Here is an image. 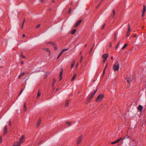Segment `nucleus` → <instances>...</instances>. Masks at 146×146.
Instances as JSON below:
<instances>
[{
  "label": "nucleus",
  "instance_id": "obj_63",
  "mask_svg": "<svg viewBox=\"0 0 146 146\" xmlns=\"http://www.w3.org/2000/svg\"><path fill=\"white\" fill-rule=\"evenodd\" d=\"M74 63H75V62L74 61V63H73V64H74Z\"/></svg>",
  "mask_w": 146,
  "mask_h": 146
},
{
  "label": "nucleus",
  "instance_id": "obj_55",
  "mask_svg": "<svg viewBox=\"0 0 146 146\" xmlns=\"http://www.w3.org/2000/svg\"><path fill=\"white\" fill-rule=\"evenodd\" d=\"M25 36V34H23V37H24Z\"/></svg>",
  "mask_w": 146,
  "mask_h": 146
},
{
  "label": "nucleus",
  "instance_id": "obj_17",
  "mask_svg": "<svg viewBox=\"0 0 146 146\" xmlns=\"http://www.w3.org/2000/svg\"><path fill=\"white\" fill-rule=\"evenodd\" d=\"M42 49L48 52L49 53V54H50V51L49 50L48 48H42Z\"/></svg>",
  "mask_w": 146,
  "mask_h": 146
},
{
  "label": "nucleus",
  "instance_id": "obj_49",
  "mask_svg": "<svg viewBox=\"0 0 146 146\" xmlns=\"http://www.w3.org/2000/svg\"><path fill=\"white\" fill-rule=\"evenodd\" d=\"M20 63H21V64H23V61H21Z\"/></svg>",
  "mask_w": 146,
  "mask_h": 146
},
{
  "label": "nucleus",
  "instance_id": "obj_10",
  "mask_svg": "<svg viewBox=\"0 0 146 146\" xmlns=\"http://www.w3.org/2000/svg\"><path fill=\"white\" fill-rule=\"evenodd\" d=\"M7 125H6L4 127L3 133L4 135L6 134L7 133Z\"/></svg>",
  "mask_w": 146,
  "mask_h": 146
},
{
  "label": "nucleus",
  "instance_id": "obj_35",
  "mask_svg": "<svg viewBox=\"0 0 146 146\" xmlns=\"http://www.w3.org/2000/svg\"><path fill=\"white\" fill-rule=\"evenodd\" d=\"M2 136H0V143H1L2 142Z\"/></svg>",
  "mask_w": 146,
  "mask_h": 146
},
{
  "label": "nucleus",
  "instance_id": "obj_3",
  "mask_svg": "<svg viewBox=\"0 0 146 146\" xmlns=\"http://www.w3.org/2000/svg\"><path fill=\"white\" fill-rule=\"evenodd\" d=\"M83 138V136L82 135H80L78 139V140L76 142L77 145H79L81 141Z\"/></svg>",
  "mask_w": 146,
  "mask_h": 146
},
{
  "label": "nucleus",
  "instance_id": "obj_38",
  "mask_svg": "<svg viewBox=\"0 0 146 146\" xmlns=\"http://www.w3.org/2000/svg\"><path fill=\"white\" fill-rule=\"evenodd\" d=\"M83 59V58L82 56H81L80 58V62L81 63L82 62V61Z\"/></svg>",
  "mask_w": 146,
  "mask_h": 146
},
{
  "label": "nucleus",
  "instance_id": "obj_9",
  "mask_svg": "<svg viewBox=\"0 0 146 146\" xmlns=\"http://www.w3.org/2000/svg\"><path fill=\"white\" fill-rule=\"evenodd\" d=\"M122 139V137H120L119 139H117V140L114 141H113V142H111V143L112 144H115L116 143H117L118 142H119L120 141H121V139Z\"/></svg>",
  "mask_w": 146,
  "mask_h": 146
},
{
  "label": "nucleus",
  "instance_id": "obj_53",
  "mask_svg": "<svg viewBox=\"0 0 146 146\" xmlns=\"http://www.w3.org/2000/svg\"><path fill=\"white\" fill-rule=\"evenodd\" d=\"M42 142V141H40V142L38 144V145H39L41 143V142Z\"/></svg>",
  "mask_w": 146,
  "mask_h": 146
},
{
  "label": "nucleus",
  "instance_id": "obj_13",
  "mask_svg": "<svg viewBox=\"0 0 146 146\" xmlns=\"http://www.w3.org/2000/svg\"><path fill=\"white\" fill-rule=\"evenodd\" d=\"M108 55V53L104 54L102 55V57L103 58L107 59Z\"/></svg>",
  "mask_w": 146,
  "mask_h": 146
},
{
  "label": "nucleus",
  "instance_id": "obj_28",
  "mask_svg": "<svg viewBox=\"0 0 146 146\" xmlns=\"http://www.w3.org/2000/svg\"><path fill=\"white\" fill-rule=\"evenodd\" d=\"M127 82L129 83L131 81V78H127Z\"/></svg>",
  "mask_w": 146,
  "mask_h": 146
},
{
  "label": "nucleus",
  "instance_id": "obj_56",
  "mask_svg": "<svg viewBox=\"0 0 146 146\" xmlns=\"http://www.w3.org/2000/svg\"><path fill=\"white\" fill-rule=\"evenodd\" d=\"M73 77H72V78L71 79V81H73Z\"/></svg>",
  "mask_w": 146,
  "mask_h": 146
},
{
  "label": "nucleus",
  "instance_id": "obj_2",
  "mask_svg": "<svg viewBox=\"0 0 146 146\" xmlns=\"http://www.w3.org/2000/svg\"><path fill=\"white\" fill-rule=\"evenodd\" d=\"M104 95L103 94H100L98 95L96 99V102H98L101 101L103 98Z\"/></svg>",
  "mask_w": 146,
  "mask_h": 146
},
{
  "label": "nucleus",
  "instance_id": "obj_40",
  "mask_svg": "<svg viewBox=\"0 0 146 146\" xmlns=\"http://www.w3.org/2000/svg\"><path fill=\"white\" fill-rule=\"evenodd\" d=\"M40 24H38V25H37L36 27V28L37 29V28H38L39 27H40Z\"/></svg>",
  "mask_w": 146,
  "mask_h": 146
},
{
  "label": "nucleus",
  "instance_id": "obj_18",
  "mask_svg": "<svg viewBox=\"0 0 146 146\" xmlns=\"http://www.w3.org/2000/svg\"><path fill=\"white\" fill-rule=\"evenodd\" d=\"M66 124L68 126V127L72 125V123H71L68 121L66 122Z\"/></svg>",
  "mask_w": 146,
  "mask_h": 146
},
{
  "label": "nucleus",
  "instance_id": "obj_25",
  "mask_svg": "<svg viewBox=\"0 0 146 146\" xmlns=\"http://www.w3.org/2000/svg\"><path fill=\"white\" fill-rule=\"evenodd\" d=\"M56 80L55 79H54L53 80L52 82V86H53L55 82H56Z\"/></svg>",
  "mask_w": 146,
  "mask_h": 146
},
{
  "label": "nucleus",
  "instance_id": "obj_36",
  "mask_svg": "<svg viewBox=\"0 0 146 146\" xmlns=\"http://www.w3.org/2000/svg\"><path fill=\"white\" fill-rule=\"evenodd\" d=\"M113 17H114L115 13V10L113 9Z\"/></svg>",
  "mask_w": 146,
  "mask_h": 146
},
{
  "label": "nucleus",
  "instance_id": "obj_37",
  "mask_svg": "<svg viewBox=\"0 0 146 146\" xmlns=\"http://www.w3.org/2000/svg\"><path fill=\"white\" fill-rule=\"evenodd\" d=\"M9 125L10 126H11V121L10 120L9 121Z\"/></svg>",
  "mask_w": 146,
  "mask_h": 146
},
{
  "label": "nucleus",
  "instance_id": "obj_39",
  "mask_svg": "<svg viewBox=\"0 0 146 146\" xmlns=\"http://www.w3.org/2000/svg\"><path fill=\"white\" fill-rule=\"evenodd\" d=\"M107 61V59L103 58V62L104 63H105V62Z\"/></svg>",
  "mask_w": 146,
  "mask_h": 146
},
{
  "label": "nucleus",
  "instance_id": "obj_34",
  "mask_svg": "<svg viewBox=\"0 0 146 146\" xmlns=\"http://www.w3.org/2000/svg\"><path fill=\"white\" fill-rule=\"evenodd\" d=\"M23 88H22L21 89L20 92V93L19 94L18 96L20 95L21 94V93L23 91Z\"/></svg>",
  "mask_w": 146,
  "mask_h": 146
},
{
  "label": "nucleus",
  "instance_id": "obj_41",
  "mask_svg": "<svg viewBox=\"0 0 146 146\" xmlns=\"http://www.w3.org/2000/svg\"><path fill=\"white\" fill-rule=\"evenodd\" d=\"M105 24H104L102 26V29H103L105 27Z\"/></svg>",
  "mask_w": 146,
  "mask_h": 146
},
{
  "label": "nucleus",
  "instance_id": "obj_32",
  "mask_svg": "<svg viewBox=\"0 0 146 146\" xmlns=\"http://www.w3.org/2000/svg\"><path fill=\"white\" fill-rule=\"evenodd\" d=\"M104 0H101L100 1V2L98 5L97 6V8H98L100 6V5L101 4V3L103 1H104Z\"/></svg>",
  "mask_w": 146,
  "mask_h": 146
},
{
  "label": "nucleus",
  "instance_id": "obj_12",
  "mask_svg": "<svg viewBox=\"0 0 146 146\" xmlns=\"http://www.w3.org/2000/svg\"><path fill=\"white\" fill-rule=\"evenodd\" d=\"M68 49V48H67V49H63L61 51L60 53V54L58 55V56L59 57H60V56H61V55H62V54L65 51L67 50Z\"/></svg>",
  "mask_w": 146,
  "mask_h": 146
},
{
  "label": "nucleus",
  "instance_id": "obj_29",
  "mask_svg": "<svg viewBox=\"0 0 146 146\" xmlns=\"http://www.w3.org/2000/svg\"><path fill=\"white\" fill-rule=\"evenodd\" d=\"M21 56L22 57V58H26L25 56H24L23 55V53L22 52H21Z\"/></svg>",
  "mask_w": 146,
  "mask_h": 146
},
{
  "label": "nucleus",
  "instance_id": "obj_1",
  "mask_svg": "<svg viewBox=\"0 0 146 146\" xmlns=\"http://www.w3.org/2000/svg\"><path fill=\"white\" fill-rule=\"evenodd\" d=\"M119 67V64L118 61H117L114 64L113 68V70L114 71H116L118 70Z\"/></svg>",
  "mask_w": 146,
  "mask_h": 146
},
{
  "label": "nucleus",
  "instance_id": "obj_57",
  "mask_svg": "<svg viewBox=\"0 0 146 146\" xmlns=\"http://www.w3.org/2000/svg\"><path fill=\"white\" fill-rule=\"evenodd\" d=\"M55 2V1H54V0H52V2L53 3H54V2Z\"/></svg>",
  "mask_w": 146,
  "mask_h": 146
},
{
  "label": "nucleus",
  "instance_id": "obj_64",
  "mask_svg": "<svg viewBox=\"0 0 146 146\" xmlns=\"http://www.w3.org/2000/svg\"><path fill=\"white\" fill-rule=\"evenodd\" d=\"M81 53H82L81 52H80V54H81Z\"/></svg>",
  "mask_w": 146,
  "mask_h": 146
},
{
  "label": "nucleus",
  "instance_id": "obj_7",
  "mask_svg": "<svg viewBox=\"0 0 146 146\" xmlns=\"http://www.w3.org/2000/svg\"><path fill=\"white\" fill-rule=\"evenodd\" d=\"M25 138V137L24 135H22L21 137V138L19 139V143L20 144V143L23 142L25 140L24 139Z\"/></svg>",
  "mask_w": 146,
  "mask_h": 146
},
{
  "label": "nucleus",
  "instance_id": "obj_19",
  "mask_svg": "<svg viewBox=\"0 0 146 146\" xmlns=\"http://www.w3.org/2000/svg\"><path fill=\"white\" fill-rule=\"evenodd\" d=\"M25 73L24 72H23L22 74H21L19 76L18 78L19 79H20L21 77L23 76Z\"/></svg>",
  "mask_w": 146,
  "mask_h": 146
},
{
  "label": "nucleus",
  "instance_id": "obj_61",
  "mask_svg": "<svg viewBox=\"0 0 146 146\" xmlns=\"http://www.w3.org/2000/svg\"><path fill=\"white\" fill-rule=\"evenodd\" d=\"M58 90V88H57L56 90V91H57Z\"/></svg>",
  "mask_w": 146,
  "mask_h": 146
},
{
  "label": "nucleus",
  "instance_id": "obj_24",
  "mask_svg": "<svg viewBox=\"0 0 146 146\" xmlns=\"http://www.w3.org/2000/svg\"><path fill=\"white\" fill-rule=\"evenodd\" d=\"M41 94V92H40L39 90L38 91V94L36 97V98H38V97L40 96Z\"/></svg>",
  "mask_w": 146,
  "mask_h": 146
},
{
  "label": "nucleus",
  "instance_id": "obj_6",
  "mask_svg": "<svg viewBox=\"0 0 146 146\" xmlns=\"http://www.w3.org/2000/svg\"><path fill=\"white\" fill-rule=\"evenodd\" d=\"M63 71V69L62 68H61L60 69V75L59 76V79L60 80H61L62 78V72Z\"/></svg>",
  "mask_w": 146,
  "mask_h": 146
},
{
  "label": "nucleus",
  "instance_id": "obj_47",
  "mask_svg": "<svg viewBox=\"0 0 146 146\" xmlns=\"http://www.w3.org/2000/svg\"><path fill=\"white\" fill-rule=\"evenodd\" d=\"M70 33L72 34H73V29L71 30Z\"/></svg>",
  "mask_w": 146,
  "mask_h": 146
},
{
  "label": "nucleus",
  "instance_id": "obj_62",
  "mask_svg": "<svg viewBox=\"0 0 146 146\" xmlns=\"http://www.w3.org/2000/svg\"><path fill=\"white\" fill-rule=\"evenodd\" d=\"M87 46V45H85L84 46L85 47Z\"/></svg>",
  "mask_w": 146,
  "mask_h": 146
},
{
  "label": "nucleus",
  "instance_id": "obj_50",
  "mask_svg": "<svg viewBox=\"0 0 146 146\" xmlns=\"http://www.w3.org/2000/svg\"><path fill=\"white\" fill-rule=\"evenodd\" d=\"M41 3H43L44 2V1H43V0H41Z\"/></svg>",
  "mask_w": 146,
  "mask_h": 146
},
{
  "label": "nucleus",
  "instance_id": "obj_60",
  "mask_svg": "<svg viewBox=\"0 0 146 146\" xmlns=\"http://www.w3.org/2000/svg\"><path fill=\"white\" fill-rule=\"evenodd\" d=\"M59 57H59V56H58V57H57V59H58L59 58Z\"/></svg>",
  "mask_w": 146,
  "mask_h": 146
},
{
  "label": "nucleus",
  "instance_id": "obj_26",
  "mask_svg": "<svg viewBox=\"0 0 146 146\" xmlns=\"http://www.w3.org/2000/svg\"><path fill=\"white\" fill-rule=\"evenodd\" d=\"M127 45V44H125L122 47V48H121V49L122 50H123L124 49L125 47H126Z\"/></svg>",
  "mask_w": 146,
  "mask_h": 146
},
{
  "label": "nucleus",
  "instance_id": "obj_23",
  "mask_svg": "<svg viewBox=\"0 0 146 146\" xmlns=\"http://www.w3.org/2000/svg\"><path fill=\"white\" fill-rule=\"evenodd\" d=\"M13 146H20V144L18 142H17L15 143L14 145Z\"/></svg>",
  "mask_w": 146,
  "mask_h": 146
},
{
  "label": "nucleus",
  "instance_id": "obj_22",
  "mask_svg": "<svg viewBox=\"0 0 146 146\" xmlns=\"http://www.w3.org/2000/svg\"><path fill=\"white\" fill-rule=\"evenodd\" d=\"M117 34V33L116 32H115L114 33V40L115 41L117 38V36L116 35Z\"/></svg>",
  "mask_w": 146,
  "mask_h": 146
},
{
  "label": "nucleus",
  "instance_id": "obj_14",
  "mask_svg": "<svg viewBox=\"0 0 146 146\" xmlns=\"http://www.w3.org/2000/svg\"><path fill=\"white\" fill-rule=\"evenodd\" d=\"M143 106L141 105H139L138 106V110L140 111H141L143 110Z\"/></svg>",
  "mask_w": 146,
  "mask_h": 146
},
{
  "label": "nucleus",
  "instance_id": "obj_44",
  "mask_svg": "<svg viewBox=\"0 0 146 146\" xmlns=\"http://www.w3.org/2000/svg\"><path fill=\"white\" fill-rule=\"evenodd\" d=\"M71 8H70L69 10V11H68V13L69 14H70L71 13Z\"/></svg>",
  "mask_w": 146,
  "mask_h": 146
},
{
  "label": "nucleus",
  "instance_id": "obj_48",
  "mask_svg": "<svg viewBox=\"0 0 146 146\" xmlns=\"http://www.w3.org/2000/svg\"><path fill=\"white\" fill-rule=\"evenodd\" d=\"M106 67H105V69H104V71H103V74H104V72H105V70L106 68Z\"/></svg>",
  "mask_w": 146,
  "mask_h": 146
},
{
  "label": "nucleus",
  "instance_id": "obj_5",
  "mask_svg": "<svg viewBox=\"0 0 146 146\" xmlns=\"http://www.w3.org/2000/svg\"><path fill=\"white\" fill-rule=\"evenodd\" d=\"M128 30L126 33V36L127 37H128L130 35V32L131 31V28L130 27V25L129 24H128Z\"/></svg>",
  "mask_w": 146,
  "mask_h": 146
},
{
  "label": "nucleus",
  "instance_id": "obj_43",
  "mask_svg": "<svg viewBox=\"0 0 146 146\" xmlns=\"http://www.w3.org/2000/svg\"><path fill=\"white\" fill-rule=\"evenodd\" d=\"M73 67V61H72V64L71 65V69H72Z\"/></svg>",
  "mask_w": 146,
  "mask_h": 146
},
{
  "label": "nucleus",
  "instance_id": "obj_33",
  "mask_svg": "<svg viewBox=\"0 0 146 146\" xmlns=\"http://www.w3.org/2000/svg\"><path fill=\"white\" fill-rule=\"evenodd\" d=\"M129 138V136L128 135H127L123 139V140L124 139H128Z\"/></svg>",
  "mask_w": 146,
  "mask_h": 146
},
{
  "label": "nucleus",
  "instance_id": "obj_42",
  "mask_svg": "<svg viewBox=\"0 0 146 146\" xmlns=\"http://www.w3.org/2000/svg\"><path fill=\"white\" fill-rule=\"evenodd\" d=\"M54 43L52 42H48V44H50L52 45Z\"/></svg>",
  "mask_w": 146,
  "mask_h": 146
},
{
  "label": "nucleus",
  "instance_id": "obj_59",
  "mask_svg": "<svg viewBox=\"0 0 146 146\" xmlns=\"http://www.w3.org/2000/svg\"><path fill=\"white\" fill-rule=\"evenodd\" d=\"M92 49H93V47H92V48H91V49L90 51H92Z\"/></svg>",
  "mask_w": 146,
  "mask_h": 146
},
{
  "label": "nucleus",
  "instance_id": "obj_46",
  "mask_svg": "<svg viewBox=\"0 0 146 146\" xmlns=\"http://www.w3.org/2000/svg\"><path fill=\"white\" fill-rule=\"evenodd\" d=\"M76 31V29H74V34Z\"/></svg>",
  "mask_w": 146,
  "mask_h": 146
},
{
  "label": "nucleus",
  "instance_id": "obj_58",
  "mask_svg": "<svg viewBox=\"0 0 146 146\" xmlns=\"http://www.w3.org/2000/svg\"><path fill=\"white\" fill-rule=\"evenodd\" d=\"M111 59L112 60H113V56H111Z\"/></svg>",
  "mask_w": 146,
  "mask_h": 146
},
{
  "label": "nucleus",
  "instance_id": "obj_45",
  "mask_svg": "<svg viewBox=\"0 0 146 146\" xmlns=\"http://www.w3.org/2000/svg\"><path fill=\"white\" fill-rule=\"evenodd\" d=\"M77 76L76 74H75L74 75V80L75 79Z\"/></svg>",
  "mask_w": 146,
  "mask_h": 146
},
{
  "label": "nucleus",
  "instance_id": "obj_16",
  "mask_svg": "<svg viewBox=\"0 0 146 146\" xmlns=\"http://www.w3.org/2000/svg\"><path fill=\"white\" fill-rule=\"evenodd\" d=\"M97 91V90H94L91 93V94H90V95L94 97V95L95 94V93H96V92Z\"/></svg>",
  "mask_w": 146,
  "mask_h": 146
},
{
  "label": "nucleus",
  "instance_id": "obj_20",
  "mask_svg": "<svg viewBox=\"0 0 146 146\" xmlns=\"http://www.w3.org/2000/svg\"><path fill=\"white\" fill-rule=\"evenodd\" d=\"M52 45L53 46L54 48V49L55 50H56L57 49V45L55 43H54Z\"/></svg>",
  "mask_w": 146,
  "mask_h": 146
},
{
  "label": "nucleus",
  "instance_id": "obj_31",
  "mask_svg": "<svg viewBox=\"0 0 146 146\" xmlns=\"http://www.w3.org/2000/svg\"><path fill=\"white\" fill-rule=\"evenodd\" d=\"M119 42L117 44L116 46H115V48L116 49H117L119 47Z\"/></svg>",
  "mask_w": 146,
  "mask_h": 146
},
{
  "label": "nucleus",
  "instance_id": "obj_51",
  "mask_svg": "<svg viewBox=\"0 0 146 146\" xmlns=\"http://www.w3.org/2000/svg\"><path fill=\"white\" fill-rule=\"evenodd\" d=\"M144 13H143V12H142V17H143L144 16Z\"/></svg>",
  "mask_w": 146,
  "mask_h": 146
},
{
  "label": "nucleus",
  "instance_id": "obj_8",
  "mask_svg": "<svg viewBox=\"0 0 146 146\" xmlns=\"http://www.w3.org/2000/svg\"><path fill=\"white\" fill-rule=\"evenodd\" d=\"M82 22L81 20H80L77 22H76L75 25L74 27H76L79 25Z\"/></svg>",
  "mask_w": 146,
  "mask_h": 146
},
{
  "label": "nucleus",
  "instance_id": "obj_27",
  "mask_svg": "<svg viewBox=\"0 0 146 146\" xmlns=\"http://www.w3.org/2000/svg\"><path fill=\"white\" fill-rule=\"evenodd\" d=\"M26 103L24 102V108L25 109V111H26Z\"/></svg>",
  "mask_w": 146,
  "mask_h": 146
},
{
  "label": "nucleus",
  "instance_id": "obj_30",
  "mask_svg": "<svg viewBox=\"0 0 146 146\" xmlns=\"http://www.w3.org/2000/svg\"><path fill=\"white\" fill-rule=\"evenodd\" d=\"M25 19H24L23 20V23L22 25V27H21V29H22L23 28V25H24V24L25 22Z\"/></svg>",
  "mask_w": 146,
  "mask_h": 146
},
{
  "label": "nucleus",
  "instance_id": "obj_54",
  "mask_svg": "<svg viewBox=\"0 0 146 146\" xmlns=\"http://www.w3.org/2000/svg\"><path fill=\"white\" fill-rule=\"evenodd\" d=\"M78 63L77 64V65H76V68H77L78 67Z\"/></svg>",
  "mask_w": 146,
  "mask_h": 146
},
{
  "label": "nucleus",
  "instance_id": "obj_11",
  "mask_svg": "<svg viewBox=\"0 0 146 146\" xmlns=\"http://www.w3.org/2000/svg\"><path fill=\"white\" fill-rule=\"evenodd\" d=\"M41 119L40 118L38 119L36 125V127H38L40 125L41 123Z\"/></svg>",
  "mask_w": 146,
  "mask_h": 146
},
{
  "label": "nucleus",
  "instance_id": "obj_21",
  "mask_svg": "<svg viewBox=\"0 0 146 146\" xmlns=\"http://www.w3.org/2000/svg\"><path fill=\"white\" fill-rule=\"evenodd\" d=\"M143 9L142 12H143V13H144L146 11V6L145 5H143Z\"/></svg>",
  "mask_w": 146,
  "mask_h": 146
},
{
  "label": "nucleus",
  "instance_id": "obj_52",
  "mask_svg": "<svg viewBox=\"0 0 146 146\" xmlns=\"http://www.w3.org/2000/svg\"><path fill=\"white\" fill-rule=\"evenodd\" d=\"M111 43H110V47H111Z\"/></svg>",
  "mask_w": 146,
  "mask_h": 146
},
{
  "label": "nucleus",
  "instance_id": "obj_4",
  "mask_svg": "<svg viewBox=\"0 0 146 146\" xmlns=\"http://www.w3.org/2000/svg\"><path fill=\"white\" fill-rule=\"evenodd\" d=\"M93 98V97L90 95L88 96L86 102V104H88L92 100V99Z\"/></svg>",
  "mask_w": 146,
  "mask_h": 146
},
{
  "label": "nucleus",
  "instance_id": "obj_15",
  "mask_svg": "<svg viewBox=\"0 0 146 146\" xmlns=\"http://www.w3.org/2000/svg\"><path fill=\"white\" fill-rule=\"evenodd\" d=\"M70 100H66L65 101V106L66 107H68L69 105Z\"/></svg>",
  "mask_w": 146,
  "mask_h": 146
}]
</instances>
